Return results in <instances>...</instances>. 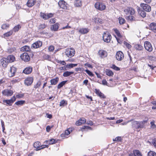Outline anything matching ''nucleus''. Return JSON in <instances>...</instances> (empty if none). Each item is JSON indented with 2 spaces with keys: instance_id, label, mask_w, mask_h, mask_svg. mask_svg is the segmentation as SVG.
I'll return each instance as SVG.
<instances>
[{
  "instance_id": "1",
  "label": "nucleus",
  "mask_w": 156,
  "mask_h": 156,
  "mask_svg": "<svg viewBox=\"0 0 156 156\" xmlns=\"http://www.w3.org/2000/svg\"><path fill=\"white\" fill-rule=\"evenodd\" d=\"M95 8L100 11H103L106 9V6L105 3L101 2H97L95 4Z\"/></svg>"
},
{
  "instance_id": "2",
  "label": "nucleus",
  "mask_w": 156,
  "mask_h": 156,
  "mask_svg": "<svg viewBox=\"0 0 156 156\" xmlns=\"http://www.w3.org/2000/svg\"><path fill=\"white\" fill-rule=\"evenodd\" d=\"M112 36L108 31L104 32L102 36L104 41L107 43H110L112 39Z\"/></svg>"
},
{
  "instance_id": "3",
  "label": "nucleus",
  "mask_w": 156,
  "mask_h": 156,
  "mask_svg": "<svg viewBox=\"0 0 156 156\" xmlns=\"http://www.w3.org/2000/svg\"><path fill=\"white\" fill-rule=\"evenodd\" d=\"M33 147L35 148L36 151H38L43 149L45 147H48V145H41V143L39 141L35 142L33 144Z\"/></svg>"
},
{
  "instance_id": "4",
  "label": "nucleus",
  "mask_w": 156,
  "mask_h": 156,
  "mask_svg": "<svg viewBox=\"0 0 156 156\" xmlns=\"http://www.w3.org/2000/svg\"><path fill=\"white\" fill-rule=\"evenodd\" d=\"M58 5L60 8L65 10L69 9L68 7V5L63 0H59L58 2Z\"/></svg>"
},
{
  "instance_id": "5",
  "label": "nucleus",
  "mask_w": 156,
  "mask_h": 156,
  "mask_svg": "<svg viewBox=\"0 0 156 156\" xmlns=\"http://www.w3.org/2000/svg\"><path fill=\"white\" fill-rule=\"evenodd\" d=\"M65 53L68 57L71 58L74 55L75 51L73 48H68L66 49Z\"/></svg>"
},
{
  "instance_id": "6",
  "label": "nucleus",
  "mask_w": 156,
  "mask_h": 156,
  "mask_svg": "<svg viewBox=\"0 0 156 156\" xmlns=\"http://www.w3.org/2000/svg\"><path fill=\"white\" fill-rule=\"evenodd\" d=\"M123 11L126 14H130L131 15H134L135 12V10L134 9L130 7H128L125 8Z\"/></svg>"
},
{
  "instance_id": "7",
  "label": "nucleus",
  "mask_w": 156,
  "mask_h": 156,
  "mask_svg": "<svg viewBox=\"0 0 156 156\" xmlns=\"http://www.w3.org/2000/svg\"><path fill=\"white\" fill-rule=\"evenodd\" d=\"M74 129L73 128H69L65 130V133L61 134V137L63 138H67L68 136Z\"/></svg>"
},
{
  "instance_id": "8",
  "label": "nucleus",
  "mask_w": 156,
  "mask_h": 156,
  "mask_svg": "<svg viewBox=\"0 0 156 156\" xmlns=\"http://www.w3.org/2000/svg\"><path fill=\"white\" fill-rule=\"evenodd\" d=\"M98 54L99 57L101 58H106L108 56L107 51L103 49L99 50L98 52Z\"/></svg>"
},
{
  "instance_id": "9",
  "label": "nucleus",
  "mask_w": 156,
  "mask_h": 156,
  "mask_svg": "<svg viewBox=\"0 0 156 156\" xmlns=\"http://www.w3.org/2000/svg\"><path fill=\"white\" fill-rule=\"evenodd\" d=\"M2 93L4 96L9 97L13 94V92L12 90L6 89L2 91Z\"/></svg>"
},
{
  "instance_id": "10",
  "label": "nucleus",
  "mask_w": 156,
  "mask_h": 156,
  "mask_svg": "<svg viewBox=\"0 0 156 156\" xmlns=\"http://www.w3.org/2000/svg\"><path fill=\"white\" fill-rule=\"evenodd\" d=\"M22 60L25 62H29L30 60V57L27 52H24L20 56Z\"/></svg>"
},
{
  "instance_id": "11",
  "label": "nucleus",
  "mask_w": 156,
  "mask_h": 156,
  "mask_svg": "<svg viewBox=\"0 0 156 156\" xmlns=\"http://www.w3.org/2000/svg\"><path fill=\"white\" fill-rule=\"evenodd\" d=\"M140 6L146 12H150L151 11V7L147 4L141 3L140 4Z\"/></svg>"
},
{
  "instance_id": "12",
  "label": "nucleus",
  "mask_w": 156,
  "mask_h": 156,
  "mask_svg": "<svg viewBox=\"0 0 156 156\" xmlns=\"http://www.w3.org/2000/svg\"><path fill=\"white\" fill-rule=\"evenodd\" d=\"M34 81V79L32 77H28L24 80V83L25 85L27 86L31 85Z\"/></svg>"
},
{
  "instance_id": "13",
  "label": "nucleus",
  "mask_w": 156,
  "mask_h": 156,
  "mask_svg": "<svg viewBox=\"0 0 156 156\" xmlns=\"http://www.w3.org/2000/svg\"><path fill=\"white\" fill-rule=\"evenodd\" d=\"M124 55L123 53L120 51H118L116 52L115 57L116 59L118 61H121L124 58Z\"/></svg>"
},
{
  "instance_id": "14",
  "label": "nucleus",
  "mask_w": 156,
  "mask_h": 156,
  "mask_svg": "<svg viewBox=\"0 0 156 156\" xmlns=\"http://www.w3.org/2000/svg\"><path fill=\"white\" fill-rule=\"evenodd\" d=\"M94 92L97 96L99 97L101 99H104L106 98V96L100 91L99 89H95Z\"/></svg>"
},
{
  "instance_id": "15",
  "label": "nucleus",
  "mask_w": 156,
  "mask_h": 156,
  "mask_svg": "<svg viewBox=\"0 0 156 156\" xmlns=\"http://www.w3.org/2000/svg\"><path fill=\"white\" fill-rule=\"evenodd\" d=\"M42 45V42L40 41H37L33 43L31 46V48L34 49H36L41 47Z\"/></svg>"
},
{
  "instance_id": "16",
  "label": "nucleus",
  "mask_w": 156,
  "mask_h": 156,
  "mask_svg": "<svg viewBox=\"0 0 156 156\" xmlns=\"http://www.w3.org/2000/svg\"><path fill=\"white\" fill-rule=\"evenodd\" d=\"M144 46L145 49L147 51L151 52L153 50L152 47L150 42L145 41L144 43Z\"/></svg>"
},
{
  "instance_id": "17",
  "label": "nucleus",
  "mask_w": 156,
  "mask_h": 156,
  "mask_svg": "<svg viewBox=\"0 0 156 156\" xmlns=\"http://www.w3.org/2000/svg\"><path fill=\"white\" fill-rule=\"evenodd\" d=\"M16 71V69L15 67L12 66L10 67L9 76L10 77H12L15 75Z\"/></svg>"
},
{
  "instance_id": "18",
  "label": "nucleus",
  "mask_w": 156,
  "mask_h": 156,
  "mask_svg": "<svg viewBox=\"0 0 156 156\" xmlns=\"http://www.w3.org/2000/svg\"><path fill=\"white\" fill-rule=\"evenodd\" d=\"M2 66L4 67H6L9 63L8 59L6 58H3L1 60Z\"/></svg>"
},
{
  "instance_id": "19",
  "label": "nucleus",
  "mask_w": 156,
  "mask_h": 156,
  "mask_svg": "<svg viewBox=\"0 0 156 156\" xmlns=\"http://www.w3.org/2000/svg\"><path fill=\"white\" fill-rule=\"evenodd\" d=\"M86 122V119L84 118H81L79 120L76 122L75 124L76 126H79L85 123Z\"/></svg>"
},
{
  "instance_id": "20",
  "label": "nucleus",
  "mask_w": 156,
  "mask_h": 156,
  "mask_svg": "<svg viewBox=\"0 0 156 156\" xmlns=\"http://www.w3.org/2000/svg\"><path fill=\"white\" fill-rule=\"evenodd\" d=\"M33 71V68L31 66H29L26 68L23 71V73L26 74L31 73Z\"/></svg>"
},
{
  "instance_id": "21",
  "label": "nucleus",
  "mask_w": 156,
  "mask_h": 156,
  "mask_svg": "<svg viewBox=\"0 0 156 156\" xmlns=\"http://www.w3.org/2000/svg\"><path fill=\"white\" fill-rule=\"evenodd\" d=\"M89 31L90 30L88 28H82L79 30V32L80 34H87Z\"/></svg>"
},
{
  "instance_id": "22",
  "label": "nucleus",
  "mask_w": 156,
  "mask_h": 156,
  "mask_svg": "<svg viewBox=\"0 0 156 156\" xmlns=\"http://www.w3.org/2000/svg\"><path fill=\"white\" fill-rule=\"evenodd\" d=\"M59 24L58 23H56L52 25L51 27V30L52 31H57L58 30L59 28Z\"/></svg>"
},
{
  "instance_id": "23",
  "label": "nucleus",
  "mask_w": 156,
  "mask_h": 156,
  "mask_svg": "<svg viewBox=\"0 0 156 156\" xmlns=\"http://www.w3.org/2000/svg\"><path fill=\"white\" fill-rule=\"evenodd\" d=\"M36 0H28L27 3V5L29 7H31L36 3Z\"/></svg>"
},
{
  "instance_id": "24",
  "label": "nucleus",
  "mask_w": 156,
  "mask_h": 156,
  "mask_svg": "<svg viewBox=\"0 0 156 156\" xmlns=\"http://www.w3.org/2000/svg\"><path fill=\"white\" fill-rule=\"evenodd\" d=\"M44 82V79L43 78H41L37 81V83L34 85V88L36 89L38 88L41 86V84Z\"/></svg>"
},
{
  "instance_id": "25",
  "label": "nucleus",
  "mask_w": 156,
  "mask_h": 156,
  "mask_svg": "<svg viewBox=\"0 0 156 156\" xmlns=\"http://www.w3.org/2000/svg\"><path fill=\"white\" fill-rule=\"evenodd\" d=\"M112 30L117 36L116 37H118L119 38L122 37V34L117 28H113Z\"/></svg>"
},
{
  "instance_id": "26",
  "label": "nucleus",
  "mask_w": 156,
  "mask_h": 156,
  "mask_svg": "<svg viewBox=\"0 0 156 156\" xmlns=\"http://www.w3.org/2000/svg\"><path fill=\"white\" fill-rule=\"evenodd\" d=\"M133 126L136 129H141L140 121H135L133 122Z\"/></svg>"
},
{
  "instance_id": "27",
  "label": "nucleus",
  "mask_w": 156,
  "mask_h": 156,
  "mask_svg": "<svg viewBox=\"0 0 156 156\" xmlns=\"http://www.w3.org/2000/svg\"><path fill=\"white\" fill-rule=\"evenodd\" d=\"M150 29L154 33H156V23L153 22L151 23L149 26Z\"/></svg>"
},
{
  "instance_id": "28",
  "label": "nucleus",
  "mask_w": 156,
  "mask_h": 156,
  "mask_svg": "<svg viewBox=\"0 0 156 156\" xmlns=\"http://www.w3.org/2000/svg\"><path fill=\"white\" fill-rule=\"evenodd\" d=\"M74 5L76 7H80L82 5V2L80 0H75Z\"/></svg>"
},
{
  "instance_id": "29",
  "label": "nucleus",
  "mask_w": 156,
  "mask_h": 156,
  "mask_svg": "<svg viewBox=\"0 0 156 156\" xmlns=\"http://www.w3.org/2000/svg\"><path fill=\"white\" fill-rule=\"evenodd\" d=\"M145 120L140 122V126L142 128H143L145 126V124L147 123L148 121V118L147 117H145Z\"/></svg>"
},
{
  "instance_id": "30",
  "label": "nucleus",
  "mask_w": 156,
  "mask_h": 156,
  "mask_svg": "<svg viewBox=\"0 0 156 156\" xmlns=\"http://www.w3.org/2000/svg\"><path fill=\"white\" fill-rule=\"evenodd\" d=\"M145 120L140 122V126L142 128H143L145 126V124L147 123L148 121V118L147 117H145Z\"/></svg>"
},
{
  "instance_id": "31",
  "label": "nucleus",
  "mask_w": 156,
  "mask_h": 156,
  "mask_svg": "<svg viewBox=\"0 0 156 156\" xmlns=\"http://www.w3.org/2000/svg\"><path fill=\"white\" fill-rule=\"evenodd\" d=\"M134 48L136 50L138 51H141L143 49V46L142 45L138 44H135Z\"/></svg>"
},
{
  "instance_id": "32",
  "label": "nucleus",
  "mask_w": 156,
  "mask_h": 156,
  "mask_svg": "<svg viewBox=\"0 0 156 156\" xmlns=\"http://www.w3.org/2000/svg\"><path fill=\"white\" fill-rule=\"evenodd\" d=\"M59 80V78L56 77L55 78L53 79L50 80L51 84L52 85H55L57 84Z\"/></svg>"
},
{
  "instance_id": "33",
  "label": "nucleus",
  "mask_w": 156,
  "mask_h": 156,
  "mask_svg": "<svg viewBox=\"0 0 156 156\" xmlns=\"http://www.w3.org/2000/svg\"><path fill=\"white\" fill-rule=\"evenodd\" d=\"M106 74L109 76H112L114 75V73L109 69H107L105 70Z\"/></svg>"
},
{
  "instance_id": "34",
  "label": "nucleus",
  "mask_w": 156,
  "mask_h": 156,
  "mask_svg": "<svg viewBox=\"0 0 156 156\" xmlns=\"http://www.w3.org/2000/svg\"><path fill=\"white\" fill-rule=\"evenodd\" d=\"M7 58L8 59L9 62V63L13 62L15 59V57L13 55H9Z\"/></svg>"
},
{
  "instance_id": "35",
  "label": "nucleus",
  "mask_w": 156,
  "mask_h": 156,
  "mask_svg": "<svg viewBox=\"0 0 156 156\" xmlns=\"http://www.w3.org/2000/svg\"><path fill=\"white\" fill-rule=\"evenodd\" d=\"M21 51H30V48L29 46H25L21 48Z\"/></svg>"
},
{
  "instance_id": "36",
  "label": "nucleus",
  "mask_w": 156,
  "mask_h": 156,
  "mask_svg": "<svg viewBox=\"0 0 156 156\" xmlns=\"http://www.w3.org/2000/svg\"><path fill=\"white\" fill-rule=\"evenodd\" d=\"M133 153L135 156H142L140 152L138 150H134L133 151Z\"/></svg>"
},
{
  "instance_id": "37",
  "label": "nucleus",
  "mask_w": 156,
  "mask_h": 156,
  "mask_svg": "<svg viewBox=\"0 0 156 156\" xmlns=\"http://www.w3.org/2000/svg\"><path fill=\"white\" fill-rule=\"evenodd\" d=\"M20 81V79L18 77H16L13 78L12 80H11V82L13 84L17 83Z\"/></svg>"
},
{
  "instance_id": "38",
  "label": "nucleus",
  "mask_w": 156,
  "mask_h": 156,
  "mask_svg": "<svg viewBox=\"0 0 156 156\" xmlns=\"http://www.w3.org/2000/svg\"><path fill=\"white\" fill-rule=\"evenodd\" d=\"M13 33V30H10L9 31L3 34V36L4 38L5 37H8L10 36L11 35H12Z\"/></svg>"
},
{
  "instance_id": "39",
  "label": "nucleus",
  "mask_w": 156,
  "mask_h": 156,
  "mask_svg": "<svg viewBox=\"0 0 156 156\" xmlns=\"http://www.w3.org/2000/svg\"><path fill=\"white\" fill-rule=\"evenodd\" d=\"M21 28V26L20 24L15 26L13 28V30L15 32H18Z\"/></svg>"
},
{
  "instance_id": "40",
  "label": "nucleus",
  "mask_w": 156,
  "mask_h": 156,
  "mask_svg": "<svg viewBox=\"0 0 156 156\" xmlns=\"http://www.w3.org/2000/svg\"><path fill=\"white\" fill-rule=\"evenodd\" d=\"M74 73L73 72H69L66 71V72L64 73L63 74V76L65 77H67L71 75V74Z\"/></svg>"
},
{
  "instance_id": "41",
  "label": "nucleus",
  "mask_w": 156,
  "mask_h": 156,
  "mask_svg": "<svg viewBox=\"0 0 156 156\" xmlns=\"http://www.w3.org/2000/svg\"><path fill=\"white\" fill-rule=\"evenodd\" d=\"M138 12L140 16L143 18H144L146 16V13L143 10H139L138 11Z\"/></svg>"
},
{
  "instance_id": "42",
  "label": "nucleus",
  "mask_w": 156,
  "mask_h": 156,
  "mask_svg": "<svg viewBox=\"0 0 156 156\" xmlns=\"http://www.w3.org/2000/svg\"><path fill=\"white\" fill-rule=\"evenodd\" d=\"M94 20L95 23H102V20L101 19L98 18H95L94 19Z\"/></svg>"
},
{
  "instance_id": "43",
  "label": "nucleus",
  "mask_w": 156,
  "mask_h": 156,
  "mask_svg": "<svg viewBox=\"0 0 156 156\" xmlns=\"http://www.w3.org/2000/svg\"><path fill=\"white\" fill-rule=\"evenodd\" d=\"M25 103V101L24 100L18 101L16 102L15 104L17 105H22Z\"/></svg>"
},
{
  "instance_id": "44",
  "label": "nucleus",
  "mask_w": 156,
  "mask_h": 156,
  "mask_svg": "<svg viewBox=\"0 0 156 156\" xmlns=\"http://www.w3.org/2000/svg\"><path fill=\"white\" fill-rule=\"evenodd\" d=\"M68 103L66 101L63 100L60 102L59 105L60 106H64L65 105H67Z\"/></svg>"
},
{
  "instance_id": "45",
  "label": "nucleus",
  "mask_w": 156,
  "mask_h": 156,
  "mask_svg": "<svg viewBox=\"0 0 156 156\" xmlns=\"http://www.w3.org/2000/svg\"><path fill=\"white\" fill-rule=\"evenodd\" d=\"M2 101L3 104L4 103H6V105H7L11 106L12 105V103L9 99H4Z\"/></svg>"
},
{
  "instance_id": "46",
  "label": "nucleus",
  "mask_w": 156,
  "mask_h": 156,
  "mask_svg": "<svg viewBox=\"0 0 156 156\" xmlns=\"http://www.w3.org/2000/svg\"><path fill=\"white\" fill-rule=\"evenodd\" d=\"M41 16L44 20H46L49 18V15L43 13H41Z\"/></svg>"
},
{
  "instance_id": "47",
  "label": "nucleus",
  "mask_w": 156,
  "mask_h": 156,
  "mask_svg": "<svg viewBox=\"0 0 156 156\" xmlns=\"http://www.w3.org/2000/svg\"><path fill=\"white\" fill-rule=\"evenodd\" d=\"M67 82V81H63L60 83L58 85L57 88L58 89H60Z\"/></svg>"
},
{
  "instance_id": "48",
  "label": "nucleus",
  "mask_w": 156,
  "mask_h": 156,
  "mask_svg": "<svg viewBox=\"0 0 156 156\" xmlns=\"http://www.w3.org/2000/svg\"><path fill=\"white\" fill-rule=\"evenodd\" d=\"M86 129L87 130H88V129L92 130V129L91 127H90V126H84L80 129V130L83 132Z\"/></svg>"
},
{
  "instance_id": "49",
  "label": "nucleus",
  "mask_w": 156,
  "mask_h": 156,
  "mask_svg": "<svg viewBox=\"0 0 156 156\" xmlns=\"http://www.w3.org/2000/svg\"><path fill=\"white\" fill-rule=\"evenodd\" d=\"M119 24L121 25L124 24L126 22L125 19L122 17H119Z\"/></svg>"
},
{
  "instance_id": "50",
  "label": "nucleus",
  "mask_w": 156,
  "mask_h": 156,
  "mask_svg": "<svg viewBox=\"0 0 156 156\" xmlns=\"http://www.w3.org/2000/svg\"><path fill=\"white\" fill-rule=\"evenodd\" d=\"M122 139L121 136H117L116 137L115 139H113V140L114 141L122 142Z\"/></svg>"
},
{
  "instance_id": "51",
  "label": "nucleus",
  "mask_w": 156,
  "mask_h": 156,
  "mask_svg": "<svg viewBox=\"0 0 156 156\" xmlns=\"http://www.w3.org/2000/svg\"><path fill=\"white\" fill-rule=\"evenodd\" d=\"M9 25L8 24L5 23L2 24L1 27V28L3 30H6L9 28Z\"/></svg>"
},
{
  "instance_id": "52",
  "label": "nucleus",
  "mask_w": 156,
  "mask_h": 156,
  "mask_svg": "<svg viewBox=\"0 0 156 156\" xmlns=\"http://www.w3.org/2000/svg\"><path fill=\"white\" fill-rule=\"evenodd\" d=\"M148 156H156V153L150 151L148 153Z\"/></svg>"
},
{
  "instance_id": "53",
  "label": "nucleus",
  "mask_w": 156,
  "mask_h": 156,
  "mask_svg": "<svg viewBox=\"0 0 156 156\" xmlns=\"http://www.w3.org/2000/svg\"><path fill=\"white\" fill-rule=\"evenodd\" d=\"M155 121L153 120L151 122L150 124L151 125V127L153 129H154L156 128V126L154 124Z\"/></svg>"
},
{
  "instance_id": "54",
  "label": "nucleus",
  "mask_w": 156,
  "mask_h": 156,
  "mask_svg": "<svg viewBox=\"0 0 156 156\" xmlns=\"http://www.w3.org/2000/svg\"><path fill=\"white\" fill-rule=\"evenodd\" d=\"M124 44L125 45L126 47L128 49H129L131 48L132 47V46L130 44L128 43V42L124 41Z\"/></svg>"
},
{
  "instance_id": "55",
  "label": "nucleus",
  "mask_w": 156,
  "mask_h": 156,
  "mask_svg": "<svg viewBox=\"0 0 156 156\" xmlns=\"http://www.w3.org/2000/svg\"><path fill=\"white\" fill-rule=\"evenodd\" d=\"M85 71L90 76H94V74L93 73L91 72L89 70L87 69L85 70Z\"/></svg>"
},
{
  "instance_id": "56",
  "label": "nucleus",
  "mask_w": 156,
  "mask_h": 156,
  "mask_svg": "<svg viewBox=\"0 0 156 156\" xmlns=\"http://www.w3.org/2000/svg\"><path fill=\"white\" fill-rule=\"evenodd\" d=\"M111 68L113 69L116 70V71H119L120 70V69L119 68L116 66L115 65L113 64L112 65Z\"/></svg>"
},
{
  "instance_id": "57",
  "label": "nucleus",
  "mask_w": 156,
  "mask_h": 156,
  "mask_svg": "<svg viewBox=\"0 0 156 156\" xmlns=\"http://www.w3.org/2000/svg\"><path fill=\"white\" fill-rule=\"evenodd\" d=\"M46 27V25L44 24H41L39 26V29L40 30H43Z\"/></svg>"
},
{
  "instance_id": "58",
  "label": "nucleus",
  "mask_w": 156,
  "mask_h": 156,
  "mask_svg": "<svg viewBox=\"0 0 156 156\" xmlns=\"http://www.w3.org/2000/svg\"><path fill=\"white\" fill-rule=\"evenodd\" d=\"M57 142V141L54 139H52L49 140V144H55Z\"/></svg>"
},
{
  "instance_id": "59",
  "label": "nucleus",
  "mask_w": 156,
  "mask_h": 156,
  "mask_svg": "<svg viewBox=\"0 0 156 156\" xmlns=\"http://www.w3.org/2000/svg\"><path fill=\"white\" fill-rule=\"evenodd\" d=\"M72 28V27L69 25V23H67V25L65 27H63L61 29L64 30L67 29H70Z\"/></svg>"
},
{
  "instance_id": "60",
  "label": "nucleus",
  "mask_w": 156,
  "mask_h": 156,
  "mask_svg": "<svg viewBox=\"0 0 156 156\" xmlns=\"http://www.w3.org/2000/svg\"><path fill=\"white\" fill-rule=\"evenodd\" d=\"M72 28V27L69 25V23H67V25L65 27H63L61 29L64 30L67 29H70Z\"/></svg>"
},
{
  "instance_id": "61",
  "label": "nucleus",
  "mask_w": 156,
  "mask_h": 156,
  "mask_svg": "<svg viewBox=\"0 0 156 156\" xmlns=\"http://www.w3.org/2000/svg\"><path fill=\"white\" fill-rule=\"evenodd\" d=\"M131 16H129L128 17V19L129 20H130L131 21H135V17Z\"/></svg>"
},
{
  "instance_id": "62",
  "label": "nucleus",
  "mask_w": 156,
  "mask_h": 156,
  "mask_svg": "<svg viewBox=\"0 0 156 156\" xmlns=\"http://www.w3.org/2000/svg\"><path fill=\"white\" fill-rule=\"evenodd\" d=\"M16 97L15 96H12V98L10 99H9V100H10V101L12 103V104L13 103V102L15 101L16 100Z\"/></svg>"
},
{
  "instance_id": "63",
  "label": "nucleus",
  "mask_w": 156,
  "mask_h": 156,
  "mask_svg": "<svg viewBox=\"0 0 156 156\" xmlns=\"http://www.w3.org/2000/svg\"><path fill=\"white\" fill-rule=\"evenodd\" d=\"M57 62L58 63L61 64L63 65H65L66 64V62L64 61H61L58 60Z\"/></svg>"
},
{
  "instance_id": "64",
  "label": "nucleus",
  "mask_w": 156,
  "mask_h": 156,
  "mask_svg": "<svg viewBox=\"0 0 156 156\" xmlns=\"http://www.w3.org/2000/svg\"><path fill=\"white\" fill-rule=\"evenodd\" d=\"M84 70V69L83 68H77L75 69V71H76L78 72L79 71H83Z\"/></svg>"
}]
</instances>
